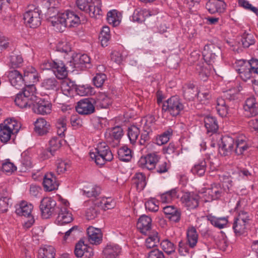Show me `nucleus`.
I'll return each mask as SVG.
<instances>
[{
	"label": "nucleus",
	"instance_id": "dca6fc26",
	"mask_svg": "<svg viewBox=\"0 0 258 258\" xmlns=\"http://www.w3.org/2000/svg\"><path fill=\"white\" fill-rule=\"evenodd\" d=\"M220 53V48L214 44H211L204 46L203 55L204 59L210 64L212 62H215L216 57H218L217 54H219Z\"/></svg>",
	"mask_w": 258,
	"mask_h": 258
},
{
	"label": "nucleus",
	"instance_id": "ea45409f",
	"mask_svg": "<svg viewBox=\"0 0 258 258\" xmlns=\"http://www.w3.org/2000/svg\"><path fill=\"white\" fill-rule=\"evenodd\" d=\"M224 191L227 192L226 189H223L220 185L213 184L210 188L207 189L206 192L211 196V200H215L218 199L222 196Z\"/></svg>",
	"mask_w": 258,
	"mask_h": 258
},
{
	"label": "nucleus",
	"instance_id": "37998d69",
	"mask_svg": "<svg viewBox=\"0 0 258 258\" xmlns=\"http://www.w3.org/2000/svg\"><path fill=\"white\" fill-rule=\"evenodd\" d=\"M208 221L215 227L219 229L223 228L227 224L228 220L226 217H216L212 215L207 216Z\"/></svg>",
	"mask_w": 258,
	"mask_h": 258
},
{
	"label": "nucleus",
	"instance_id": "c756f323",
	"mask_svg": "<svg viewBox=\"0 0 258 258\" xmlns=\"http://www.w3.org/2000/svg\"><path fill=\"white\" fill-rule=\"evenodd\" d=\"M50 124L43 118L40 117L35 122L34 130L36 133L40 136L48 132Z\"/></svg>",
	"mask_w": 258,
	"mask_h": 258
},
{
	"label": "nucleus",
	"instance_id": "603ef678",
	"mask_svg": "<svg viewBox=\"0 0 258 258\" xmlns=\"http://www.w3.org/2000/svg\"><path fill=\"white\" fill-rule=\"evenodd\" d=\"M110 38V29L107 26L103 27L100 32L99 39L102 46H106Z\"/></svg>",
	"mask_w": 258,
	"mask_h": 258
},
{
	"label": "nucleus",
	"instance_id": "bb28decb",
	"mask_svg": "<svg viewBox=\"0 0 258 258\" xmlns=\"http://www.w3.org/2000/svg\"><path fill=\"white\" fill-rule=\"evenodd\" d=\"M249 147L245 137L240 136L235 141L234 152L237 155H242Z\"/></svg>",
	"mask_w": 258,
	"mask_h": 258
},
{
	"label": "nucleus",
	"instance_id": "0eeeda50",
	"mask_svg": "<svg viewBox=\"0 0 258 258\" xmlns=\"http://www.w3.org/2000/svg\"><path fill=\"white\" fill-rule=\"evenodd\" d=\"M59 206L56 207V203L55 200L50 197L44 198L41 201L40 209L42 216L45 219L56 214Z\"/></svg>",
	"mask_w": 258,
	"mask_h": 258
},
{
	"label": "nucleus",
	"instance_id": "de8ad7c7",
	"mask_svg": "<svg viewBox=\"0 0 258 258\" xmlns=\"http://www.w3.org/2000/svg\"><path fill=\"white\" fill-rule=\"evenodd\" d=\"M133 182L138 190H143L146 185V176L141 172L137 173L133 177Z\"/></svg>",
	"mask_w": 258,
	"mask_h": 258
},
{
	"label": "nucleus",
	"instance_id": "c9c22d12",
	"mask_svg": "<svg viewBox=\"0 0 258 258\" xmlns=\"http://www.w3.org/2000/svg\"><path fill=\"white\" fill-rule=\"evenodd\" d=\"M151 12L147 9L136 10L133 15V21L138 23L144 22L146 18L152 16Z\"/></svg>",
	"mask_w": 258,
	"mask_h": 258
},
{
	"label": "nucleus",
	"instance_id": "3c124183",
	"mask_svg": "<svg viewBox=\"0 0 258 258\" xmlns=\"http://www.w3.org/2000/svg\"><path fill=\"white\" fill-rule=\"evenodd\" d=\"M241 41L243 47L248 48L255 43V40L252 34L244 32L241 35Z\"/></svg>",
	"mask_w": 258,
	"mask_h": 258
},
{
	"label": "nucleus",
	"instance_id": "4c0bfd02",
	"mask_svg": "<svg viewBox=\"0 0 258 258\" xmlns=\"http://www.w3.org/2000/svg\"><path fill=\"white\" fill-rule=\"evenodd\" d=\"M147 235L148 237L145 240V246L147 248H151L156 246L160 240L158 233L155 231H153L149 232Z\"/></svg>",
	"mask_w": 258,
	"mask_h": 258
},
{
	"label": "nucleus",
	"instance_id": "a18cd8bd",
	"mask_svg": "<svg viewBox=\"0 0 258 258\" xmlns=\"http://www.w3.org/2000/svg\"><path fill=\"white\" fill-rule=\"evenodd\" d=\"M62 141L60 137H53L49 140L48 152L51 155L60 148Z\"/></svg>",
	"mask_w": 258,
	"mask_h": 258
},
{
	"label": "nucleus",
	"instance_id": "8fccbe9b",
	"mask_svg": "<svg viewBox=\"0 0 258 258\" xmlns=\"http://www.w3.org/2000/svg\"><path fill=\"white\" fill-rule=\"evenodd\" d=\"M42 87L48 90H55L58 87V83L54 78L44 79L41 85Z\"/></svg>",
	"mask_w": 258,
	"mask_h": 258
},
{
	"label": "nucleus",
	"instance_id": "69168bd1",
	"mask_svg": "<svg viewBox=\"0 0 258 258\" xmlns=\"http://www.w3.org/2000/svg\"><path fill=\"white\" fill-rule=\"evenodd\" d=\"M71 167L69 161L58 160L56 163V172L58 174L64 173Z\"/></svg>",
	"mask_w": 258,
	"mask_h": 258
},
{
	"label": "nucleus",
	"instance_id": "0e129e2a",
	"mask_svg": "<svg viewBox=\"0 0 258 258\" xmlns=\"http://www.w3.org/2000/svg\"><path fill=\"white\" fill-rule=\"evenodd\" d=\"M97 205H95V203L88 208L86 211V218L89 220H93L95 219L98 215L99 209Z\"/></svg>",
	"mask_w": 258,
	"mask_h": 258
},
{
	"label": "nucleus",
	"instance_id": "9b49d317",
	"mask_svg": "<svg viewBox=\"0 0 258 258\" xmlns=\"http://www.w3.org/2000/svg\"><path fill=\"white\" fill-rule=\"evenodd\" d=\"M123 135V130L120 126L109 128L106 130L104 137L106 141L112 144L113 146H117Z\"/></svg>",
	"mask_w": 258,
	"mask_h": 258
},
{
	"label": "nucleus",
	"instance_id": "f704fd0d",
	"mask_svg": "<svg viewBox=\"0 0 258 258\" xmlns=\"http://www.w3.org/2000/svg\"><path fill=\"white\" fill-rule=\"evenodd\" d=\"M111 98L105 93H100L95 101V104L97 107L100 108H107L111 104Z\"/></svg>",
	"mask_w": 258,
	"mask_h": 258
},
{
	"label": "nucleus",
	"instance_id": "7c9ffc66",
	"mask_svg": "<svg viewBox=\"0 0 258 258\" xmlns=\"http://www.w3.org/2000/svg\"><path fill=\"white\" fill-rule=\"evenodd\" d=\"M205 126L208 133L214 134L217 132L219 125L215 117L208 115L204 118Z\"/></svg>",
	"mask_w": 258,
	"mask_h": 258
},
{
	"label": "nucleus",
	"instance_id": "6ab92c4d",
	"mask_svg": "<svg viewBox=\"0 0 258 258\" xmlns=\"http://www.w3.org/2000/svg\"><path fill=\"white\" fill-rule=\"evenodd\" d=\"M56 213L58 216L56 219L55 223L58 225L69 223L73 220L72 213L70 212L65 205L59 206Z\"/></svg>",
	"mask_w": 258,
	"mask_h": 258
},
{
	"label": "nucleus",
	"instance_id": "ddd939ff",
	"mask_svg": "<svg viewBox=\"0 0 258 258\" xmlns=\"http://www.w3.org/2000/svg\"><path fill=\"white\" fill-rule=\"evenodd\" d=\"M221 143L219 144V153L224 156H229L234 152V140L228 136H225L221 139Z\"/></svg>",
	"mask_w": 258,
	"mask_h": 258
},
{
	"label": "nucleus",
	"instance_id": "7ed1b4c3",
	"mask_svg": "<svg viewBox=\"0 0 258 258\" xmlns=\"http://www.w3.org/2000/svg\"><path fill=\"white\" fill-rule=\"evenodd\" d=\"M90 158L97 165H104L107 162H110L113 158L110 148L105 143H100L97 147L90 152Z\"/></svg>",
	"mask_w": 258,
	"mask_h": 258
},
{
	"label": "nucleus",
	"instance_id": "f257e3e1",
	"mask_svg": "<svg viewBox=\"0 0 258 258\" xmlns=\"http://www.w3.org/2000/svg\"><path fill=\"white\" fill-rule=\"evenodd\" d=\"M47 15L48 22L59 32L64 31L67 27H77L81 22L78 15L70 10L58 12L51 7L48 9Z\"/></svg>",
	"mask_w": 258,
	"mask_h": 258
},
{
	"label": "nucleus",
	"instance_id": "5701e85b",
	"mask_svg": "<svg viewBox=\"0 0 258 258\" xmlns=\"http://www.w3.org/2000/svg\"><path fill=\"white\" fill-rule=\"evenodd\" d=\"M87 232L90 243L98 245L102 242V234L100 229L90 226L87 228Z\"/></svg>",
	"mask_w": 258,
	"mask_h": 258
},
{
	"label": "nucleus",
	"instance_id": "052dcab7",
	"mask_svg": "<svg viewBox=\"0 0 258 258\" xmlns=\"http://www.w3.org/2000/svg\"><path fill=\"white\" fill-rule=\"evenodd\" d=\"M152 134V131L150 128L146 129L144 127L141 133L139 143L141 145L146 146L149 142L151 136Z\"/></svg>",
	"mask_w": 258,
	"mask_h": 258
},
{
	"label": "nucleus",
	"instance_id": "774afa93",
	"mask_svg": "<svg viewBox=\"0 0 258 258\" xmlns=\"http://www.w3.org/2000/svg\"><path fill=\"white\" fill-rule=\"evenodd\" d=\"M238 5L244 9L251 11L256 15H258L257 9L250 4L248 1L246 0H239Z\"/></svg>",
	"mask_w": 258,
	"mask_h": 258
},
{
	"label": "nucleus",
	"instance_id": "72a5a7b5",
	"mask_svg": "<svg viewBox=\"0 0 258 258\" xmlns=\"http://www.w3.org/2000/svg\"><path fill=\"white\" fill-rule=\"evenodd\" d=\"M216 108L217 112L222 117L226 116L229 113L228 102L222 97L217 99Z\"/></svg>",
	"mask_w": 258,
	"mask_h": 258
},
{
	"label": "nucleus",
	"instance_id": "c03bdc74",
	"mask_svg": "<svg viewBox=\"0 0 258 258\" xmlns=\"http://www.w3.org/2000/svg\"><path fill=\"white\" fill-rule=\"evenodd\" d=\"M207 162L205 159L199 160L191 168V171L194 174H197L200 176H203L206 170Z\"/></svg>",
	"mask_w": 258,
	"mask_h": 258
},
{
	"label": "nucleus",
	"instance_id": "2eb2a0df",
	"mask_svg": "<svg viewBox=\"0 0 258 258\" xmlns=\"http://www.w3.org/2000/svg\"><path fill=\"white\" fill-rule=\"evenodd\" d=\"M182 204L187 209H194L198 207L199 196L192 192L184 193L181 198Z\"/></svg>",
	"mask_w": 258,
	"mask_h": 258
},
{
	"label": "nucleus",
	"instance_id": "13d9d810",
	"mask_svg": "<svg viewBox=\"0 0 258 258\" xmlns=\"http://www.w3.org/2000/svg\"><path fill=\"white\" fill-rule=\"evenodd\" d=\"M162 250L169 255L175 252L176 247L174 244L168 239H164L160 243Z\"/></svg>",
	"mask_w": 258,
	"mask_h": 258
},
{
	"label": "nucleus",
	"instance_id": "cd10ccee",
	"mask_svg": "<svg viewBox=\"0 0 258 258\" xmlns=\"http://www.w3.org/2000/svg\"><path fill=\"white\" fill-rule=\"evenodd\" d=\"M199 235L194 227H189L186 231V242L190 248H195L198 242Z\"/></svg>",
	"mask_w": 258,
	"mask_h": 258
},
{
	"label": "nucleus",
	"instance_id": "4d7b16f0",
	"mask_svg": "<svg viewBox=\"0 0 258 258\" xmlns=\"http://www.w3.org/2000/svg\"><path fill=\"white\" fill-rule=\"evenodd\" d=\"M83 194L88 197H96L100 194V187L96 185H90L83 189Z\"/></svg>",
	"mask_w": 258,
	"mask_h": 258
},
{
	"label": "nucleus",
	"instance_id": "393cba45",
	"mask_svg": "<svg viewBox=\"0 0 258 258\" xmlns=\"http://www.w3.org/2000/svg\"><path fill=\"white\" fill-rule=\"evenodd\" d=\"M43 183L44 188L48 191L56 189L59 184L56 177L52 172H49L45 175Z\"/></svg>",
	"mask_w": 258,
	"mask_h": 258
},
{
	"label": "nucleus",
	"instance_id": "338daca9",
	"mask_svg": "<svg viewBox=\"0 0 258 258\" xmlns=\"http://www.w3.org/2000/svg\"><path fill=\"white\" fill-rule=\"evenodd\" d=\"M171 134L172 132L170 130L165 132L163 134L157 138L156 144L160 146L166 144L168 142Z\"/></svg>",
	"mask_w": 258,
	"mask_h": 258
},
{
	"label": "nucleus",
	"instance_id": "09e8293b",
	"mask_svg": "<svg viewBox=\"0 0 258 258\" xmlns=\"http://www.w3.org/2000/svg\"><path fill=\"white\" fill-rule=\"evenodd\" d=\"M2 171L7 175H11L16 171L17 167L9 159L2 161L1 164Z\"/></svg>",
	"mask_w": 258,
	"mask_h": 258
},
{
	"label": "nucleus",
	"instance_id": "58836bf2",
	"mask_svg": "<svg viewBox=\"0 0 258 258\" xmlns=\"http://www.w3.org/2000/svg\"><path fill=\"white\" fill-rule=\"evenodd\" d=\"M55 255V249L51 245H45L38 250V258H54Z\"/></svg>",
	"mask_w": 258,
	"mask_h": 258
},
{
	"label": "nucleus",
	"instance_id": "4468645a",
	"mask_svg": "<svg viewBox=\"0 0 258 258\" xmlns=\"http://www.w3.org/2000/svg\"><path fill=\"white\" fill-rule=\"evenodd\" d=\"M76 111L81 115H89L95 111V107L92 101L88 98L79 101L76 106Z\"/></svg>",
	"mask_w": 258,
	"mask_h": 258
},
{
	"label": "nucleus",
	"instance_id": "e433bc0d",
	"mask_svg": "<svg viewBox=\"0 0 258 258\" xmlns=\"http://www.w3.org/2000/svg\"><path fill=\"white\" fill-rule=\"evenodd\" d=\"M198 89L193 84H188L183 88V96L185 99L191 100L197 97Z\"/></svg>",
	"mask_w": 258,
	"mask_h": 258
},
{
	"label": "nucleus",
	"instance_id": "49530a36",
	"mask_svg": "<svg viewBox=\"0 0 258 258\" xmlns=\"http://www.w3.org/2000/svg\"><path fill=\"white\" fill-rule=\"evenodd\" d=\"M196 72L199 78L203 81L207 80L210 75L209 68L203 63H200L196 66Z\"/></svg>",
	"mask_w": 258,
	"mask_h": 258
},
{
	"label": "nucleus",
	"instance_id": "b1692460",
	"mask_svg": "<svg viewBox=\"0 0 258 258\" xmlns=\"http://www.w3.org/2000/svg\"><path fill=\"white\" fill-rule=\"evenodd\" d=\"M163 210L170 221L176 223L180 220L181 211L177 207L174 206H167L163 207Z\"/></svg>",
	"mask_w": 258,
	"mask_h": 258
},
{
	"label": "nucleus",
	"instance_id": "79ce46f5",
	"mask_svg": "<svg viewBox=\"0 0 258 258\" xmlns=\"http://www.w3.org/2000/svg\"><path fill=\"white\" fill-rule=\"evenodd\" d=\"M23 79L24 83H25V86L29 84H32L34 85L33 84L37 82L39 80L38 74L34 68H31L30 72H25Z\"/></svg>",
	"mask_w": 258,
	"mask_h": 258
},
{
	"label": "nucleus",
	"instance_id": "2f4dec72",
	"mask_svg": "<svg viewBox=\"0 0 258 258\" xmlns=\"http://www.w3.org/2000/svg\"><path fill=\"white\" fill-rule=\"evenodd\" d=\"M120 252L121 248L117 244L107 245L103 250L105 258H117Z\"/></svg>",
	"mask_w": 258,
	"mask_h": 258
},
{
	"label": "nucleus",
	"instance_id": "9d476101",
	"mask_svg": "<svg viewBox=\"0 0 258 258\" xmlns=\"http://www.w3.org/2000/svg\"><path fill=\"white\" fill-rule=\"evenodd\" d=\"M159 160H160V156L157 152H153L142 156L138 164L139 166L142 168L153 170Z\"/></svg>",
	"mask_w": 258,
	"mask_h": 258
},
{
	"label": "nucleus",
	"instance_id": "f8f14e48",
	"mask_svg": "<svg viewBox=\"0 0 258 258\" xmlns=\"http://www.w3.org/2000/svg\"><path fill=\"white\" fill-rule=\"evenodd\" d=\"M51 108L52 104L49 101L36 96L32 110L36 113L45 115L50 113Z\"/></svg>",
	"mask_w": 258,
	"mask_h": 258
},
{
	"label": "nucleus",
	"instance_id": "bf43d9fd",
	"mask_svg": "<svg viewBox=\"0 0 258 258\" xmlns=\"http://www.w3.org/2000/svg\"><path fill=\"white\" fill-rule=\"evenodd\" d=\"M140 134V129L137 126L132 125L128 127L127 136L132 144H134L136 142Z\"/></svg>",
	"mask_w": 258,
	"mask_h": 258
},
{
	"label": "nucleus",
	"instance_id": "1a4fd4ad",
	"mask_svg": "<svg viewBox=\"0 0 258 258\" xmlns=\"http://www.w3.org/2000/svg\"><path fill=\"white\" fill-rule=\"evenodd\" d=\"M33 208V206L31 204L26 201H23L16 210V213L17 215L26 217L28 218V220L25 222L24 225L27 228L30 227L34 223V218L31 215Z\"/></svg>",
	"mask_w": 258,
	"mask_h": 258
},
{
	"label": "nucleus",
	"instance_id": "4be33fe9",
	"mask_svg": "<svg viewBox=\"0 0 258 258\" xmlns=\"http://www.w3.org/2000/svg\"><path fill=\"white\" fill-rule=\"evenodd\" d=\"M226 4L222 0H209L206 4V8L211 14L224 12Z\"/></svg>",
	"mask_w": 258,
	"mask_h": 258
},
{
	"label": "nucleus",
	"instance_id": "423d86ee",
	"mask_svg": "<svg viewBox=\"0 0 258 258\" xmlns=\"http://www.w3.org/2000/svg\"><path fill=\"white\" fill-rule=\"evenodd\" d=\"M76 4L79 10L88 13L91 17L97 18L101 15L100 8L96 7L93 0H77Z\"/></svg>",
	"mask_w": 258,
	"mask_h": 258
},
{
	"label": "nucleus",
	"instance_id": "6e6552de",
	"mask_svg": "<svg viewBox=\"0 0 258 258\" xmlns=\"http://www.w3.org/2000/svg\"><path fill=\"white\" fill-rule=\"evenodd\" d=\"M41 11L38 8H30L24 14V20L26 25L30 28H36L41 24Z\"/></svg>",
	"mask_w": 258,
	"mask_h": 258
},
{
	"label": "nucleus",
	"instance_id": "e2e57ef3",
	"mask_svg": "<svg viewBox=\"0 0 258 258\" xmlns=\"http://www.w3.org/2000/svg\"><path fill=\"white\" fill-rule=\"evenodd\" d=\"M240 205V201H238L235 208V210L238 213V216L236 219L239 220L240 222L241 221L249 224L250 218L247 212L242 210L238 212L239 207Z\"/></svg>",
	"mask_w": 258,
	"mask_h": 258
},
{
	"label": "nucleus",
	"instance_id": "c85d7f7f",
	"mask_svg": "<svg viewBox=\"0 0 258 258\" xmlns=\"http://www.w3.org/2000/svg\"><path fill=\"white\" fill-rule=\"evenodd\" d=\"M56 77L59 79L66 78L68 75L67 69L61 60H54V64L52 69Z\"/></svg>",
	"mask_w": 258,
	"mask_h": 258
},
{
	"label": "nucleus",
	"instance_id": "680f3d73",
	"mask_svg": "<svg viewBox=\"0 0 258 258\" xmlns=\"http://www.w3.org/2000/svg\"><path fill=\"white\" fill-rule=\"evenodd\" d=\"M95 205L98 207H101L104 210L112 209L114 206V202L111 199L103 198L101 200H97L95 202Z\"/></svg>",
	"mask_w": 258,
	"mask_h": 258
},
{
	"label": "nucleus",
	"instance_id": "f03ea898",
	"mask_svg": "<svg viewBox=\"0 0 258 258\" xmlns=\"http://www.w3.org/2000/svg\"><path fill=\"white\" fill-rule=\"evenodd\" d=\"M36 89L32 84L27 85L22 92L17 94L15 99L16 104L21 108H31L36 98Z\"/></svg>",
	"mask_w": 258,
	"mask_h": 258
},
{
	"label": "nucleus",
	"instance_id": "6e6d98bb",
	"mask_svg": "<svg viewBox=\"0 0 258 258\" xmlns=\"http://www.w3.org/2000/svg\"><path fill=\"white\" fill-rule=\"evenodd\" d=\"M118 155L120 160L128 161L132 158L131 150L126 146H123L118 150Z\"/></svg>",
	"mask_w": 258,
	"mask_h": 258
},
{
	"label": "nucleus",
	"instance_id": "5fc2aeb1",
	"mask_svg": "<svg viewBox=\"0 0 258 258\" xmlns=\"http://www.w3.org/2000/svg\"><path fill=\"white\" fill-rule=\"evenodd\" d=\"M75 89L73 82L69 80H63L61 84V89L62 93L66 96H71Z\"/></svg>",
	"mask_w": 258,
	"mask_h": 258
},
{
	"label": "nucleus",
	"instance_id": "473e14b6",
	"mask_svg": "<svg viewBox=\"0 0 258 258\" xmlns=\"http://www.w3.org/2000/svg\"><path fill=\"white\" fill-rule=\"evenodd\" d=\"M73 62L75 68L83 69L90 64V58L87 54H79L73 58Z\"/></svg>",
	"mask_w": 258,
	"mask_h": 258
},
{
	"label": "nucleus",
	"instance_id": "f3484780",
	"mask_svg": "<svg viewBox=\"0 0 258 258\" xmlns=\"http://www.w3.org/2000/svg\"><path fill=\"white\" fill-rule=\"evenodd\" d=\"M237 64L239 68L236 69V71L244 81L246 82L251 78H258L257 76H254L253 72L246 65L245 60H239L237 62Z\"/></svg>",
	"mask_w": 258,
	"mask_h": 258
},
{
	"label": "nucleus",
	"instance_id": "864d4df0",
	"mask_svg": "<svg viewBox=\"0 0 258 258\" xmlns=\"http://www.w3.org/2000/svg\"><path fill=\"white\" fill-rule=\"evenodd\" d=\"M248 224L243 221H240V222L239 220L235 219L233 225V229L235 234L240 235L244 233Z\"/></svg>",
	"mask_w": 258,
	"mask_h": 258
},
{
	"label": "nucleus",
	"instance_id": "a211bd4d",
	"mask_svg": "<svg viewBox=\"0 0 258 258\" xmlns=\"http://www.w3.org/2000/svg\"><path fill=\"white\" fill-rule=\"evenodd\" d=\"M75 253L79 258H91L94 255L93 249L81 240L76 244Z\"/></svg>",
	"mask_w": 258,
	"mask_h": 258
},
{
	"label": "nucleus",
	"instance_id": "aec40b11",
	"mask_svg": "<svg viewBox=\"0 0 258 258\" xmlns=\"http://www.w3.org/2000/svg\"><path fill=\"white\" fill-rule=\"evenodd\" d=\"M244 109L245 115L248 117L258 115V104L254 97H250L246 100Z\"/></svg>",
	"mask_w": 258,
	"mask_h": 258
},
{
	"label": "nucleus",
	"instance_id": "a878e982",
	"mask_svg": "<svg viewBox=\"0 0 258 258\" xmlns=\"http://www.w3.org/2000/svg\"><path fill=\"white\" fill-rule=\"evenodd\" d=\"M8 76L11 84L16 88L19 89L24 84L23 77L18 71H11Z\"/></svg>",
	"mask_w": 258,
	"mask_h": 258
},
{
	"label": "nucleus",
	"instance_id": "412c9836",
	"mask_svg": "<svg viewBox=\"0 0 258 258\" xmlns=\"http://www.w3.org/2000/svg\"><path fill=\"white\" fill-rule=\"evenodd\" d=\"M152 219L146 215L141 216L137 223L138 229L143 234H147L151 230Z\"/></svg>",
	"mask_w": 258,
	"mask_h": 258
},
{
	"label": "nucleus",
	"instance_id": "a19ab883",
	"mask_svg": "<svg viewBox=\"0 0 258 258\" xmlns=\"http://www.w3.org/2000/svg\"><path fill=\"white\" fill-rule=\"evenodd\" d=\"M107 20L113 26L119 25L121 20V14L116 10H112L107 13Z\"/></svg>",
	"mask_w": 258,
	"mask_h": 258
},
{
	"label": "nucleus",
	"instance_id": "39448f33",
	"mask_svg": "<svg viewBox=\"0 0 258 258\" xmlns=\"http://www.w3.org/2000/svg\"><path fill=\"white\" fill-rule=\"evenodd\" d=\"M184 106L181 99L177 96H173L164 101L162 105L163 112L172 116H176L184 109Z\"/></svg>",
	"mask_w": 258,
	"mask_h": 258
},
{
	"label": "nucleus",
	"instance_id": "20e7f679",
	"mask_svg": "<svg viewBox=\"0 0 258 258\" xmlns=\"http://www.w3.org/2000/svg\"><path fill=\"white\" fill-rule=\"evenodd\" d=\"M20 128V124L15 119H6L0 124V140L6 143L12 135L17 134Z\"/></svg>",
	"mask_w": 258,
	"mask_h": 258
}]
</instances>
